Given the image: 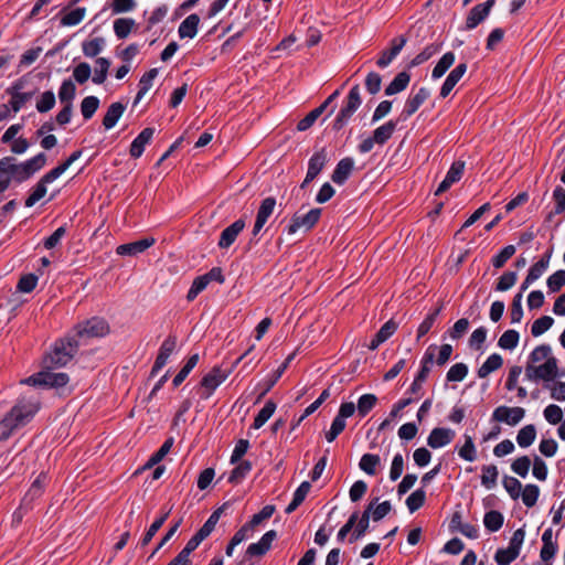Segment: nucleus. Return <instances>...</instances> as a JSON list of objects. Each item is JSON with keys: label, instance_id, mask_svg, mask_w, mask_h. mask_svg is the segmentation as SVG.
Wrapping results in <instances>:
<instances>
[{"label": "nucleus", "instance_id": "f257e3e1", "mask_svg": "<svg viewBox=\"0 0 565 565\" xmlns=\"http://www.w3.org/2000/svg\"><path fill=\"white\" fill-rule=\"evenodd\" d=\"M7 168L10 173L11 180L17 183H22L31 179L36 172H39L46 164V154L43 152L38 153L31 159H28L21 163H17L14 157H4Z\"/></svg>", "mask_w": 565, "mask_h": 565}, {"label": "nucleus", "instance_id": "f03ea898", "mask_svg": "<svg viewBox=\"0 0 565 565\" xmlns=\"http://www.w3.org/2000/svg\"><path fill=\"white\" fill-rule=\"evenodd\" d=\"M35 398H21L4 417L1 425L13 429L28 423L39 411Z\"/></svg>", "mask_w": 565, "mask_h": 565}, {"label": "nucleus", "instance_id": "7ed1b4c3", "mask_svg": "<svg viewBox=\"0 0 565 565\" xmlns=\"http://www.w3.org/2000/svg\"><path fill=\"white\" fill-rule=\"evenodd\" d=\"M79 343L75 338H66L55 342L44 362L47 367L65 366L76 354Z\"/></svg>", "mask_w": 565, "mask_h": 565}, {"label": "nucleus", "instance_id": "20e7f679", "mask_svg": "<svg viewBox=\"0 0 565 565\" xmlns=\"http://www.w3.org/2000/svg\"><path fill=\"white\" fill-rule=\"evenodd\" d=\"M524 375L531 382H551L559 376L558 361L552 355L550 359L537 365H525Z\"/></svg>", "mask_w": 565, "mask_h": 565}, {"label": "nucleus", "instance_id": "39448f33", "mask_svg": "<svg viewBox=\"0 0 565 565\" xmlns=\"http://www.w3.org/2000/svg\"><path fill=\"white\" fill-rule=\"evenodd\" d=\"M361 104V90L360 86L356 84L350 89L344 105L337 115L333 121V129L341 130L347 125L352 115L358 110Z\"/></svg>", "mask_w": 565, "mask_h": 565}, {"label": "nucleus", "instance_id": "423d86ee", "mask_svg": "<svg viewBox=\"0 0 565 565\" xmlns=\"http://www.w3.org/2000/svg\"><path fill=\"white\" fill-rule=\"evenodd\" d=\"M525 531L521 527L513 532L507 548H499L494 554L498 565H510L520 554L524 542Z\"/></svg>", "mask_w": 565, "mask_h": 565}, {"label": "nucleus", "instance_id": "0eeeda50", "mask_svg": "<svg viewBox=\"0 0 565 565\" xmlns=\"http://www.w3.org/2000/svg\"><path fill=\"white\" fill-rule=\"evenodd\" d=\"M76 337L79 339H90L104 337L109 332L107 321L99 317H93L75 328Z\"/></svg>", "mask_w": 565, "mask_h": 565}, {"label": "nucleus", "instance_id": "6e6552de", "mask_svg": "<svg viewBox=\"0 0 565 565\" xmlns=\"http://www.w3.org/2000/svg\"><path fill=\"white\" fill-rule=\"evenodd\" d=\"M321 209H311L306 214L295 213L290 220V224L287 227L288 234L292 235L299 230L309 231L311 230L319 221L321 216Z\"/></svg>", "mask_w": 565, "mask_h": 565}, {"label": "nucleus", "instance_id": "1a4fd4ad", "mask_svg": "<svg viewBox=\"0 0 565 565\" xmlns=\"http://www.w3.org/2000/svg\"><path fill=\"white\" fill-rule=\"evenodd\" d=\"M228 374L221 367L214 366L201 381V397L207 399L213 392L227 379Z\"/></svg>", "mask_w": 565, "mask_h": 565}, {"label": "nucleus", "instance_id": "9d476101", "mask_svg": "<svg viewBox=\"0 0 565 565\" xmlns=\"http://www.w3.org/2000/svg\"><path fill=\"white\" fill-rule=\"evenodd\" d=\"M524 415L525 409L522 407L499 406L492 413V420L515 426L524 418Z\"/></svg>", "mask_w": 565, "mask_h": 565}, {"label": "nucleus", "instance_id": "9b49d317", "mask_svg": "<svg viewBox=\"0 0 565 565\" xmlns=\"http://www.w3.org/2000/svg\"><path fill=\"white\" fill-rule=\"evenodd\" d=\"M58 177H56L53 171H49L45 173L32 188V192L25 199L24 205L26 207H32L36 202L43 199L47 192L46 185L55 181Z\"/></svg>", "mask_w": 565, "mask_h": 565}, {"label": "nucleus", "instance_id": "f8f14e48", "mask_svg": "<svg viewBox=\"0 0 565 565\" xmlns=\"http://www.w3.org/2000/svg\"><path fill=\"white\" fill-rule=\"evenodd\" d=\"M495 0H487L484 3L475 6L466 19V29L472 30L479 25L490 13Z\"/></svg>", "mask_w": 565, "mask_h": 565}, {"label": "nucleus", "instance_id": "ddd939ff", "mask_svg": "<svg viewBox=\"0 0 565 565\" xmlns=\"http://www.w3.org/2000/svg\"><path fill=\"white\" fill-rule=\"evenodd\" d=\"M430 90L426 87H420L414 95H411L404 105L401 116L403 119L409 118L418 108L429 98Z\"/></svg>", "mask_w": 565, "mask_h": 565}, {"label": "nucleus", "instance_id": "4468645a", "mask_svg": "<svg viewBox=\"0 0 565 565\" xmlns=\"http://www.w3.org/2000/svg\"><path fill=\"white\" fill-rule=\"evenodd\" d=\"M276 206V199L273 196H268L264 199L260 203V206L257 211L256 221L253 228V237H256L266 222L268 221L269 216L273 214Z\"/></svg>", "mask_w": 565, "mask_h": 565}, {"label": "nucleus", "instance_id": "2eb2a0df", "mask_svg": "<svg viewBox=\"0 0 565 565\" xmlns=\"http://www.w3.org/2000/svg\"><path fill=\"white\" fill-rule=\"evenodd\" d=\"M340 95V90H334L319 107L311 110L306 117H303L298 124L297 129L305 131L309 129L315 121L322 115L327 107Z\"/></svg>", "mask_w": 565, "mask_h": 565}, {"label": "nucleus", "instance_id": "dca6fc26", "mask_svg": "<svg viewBox=\"0 0 565 565\" xmlns=\"http://www.w3.org/2000/svg\"><path fill=\"white\" fill-rule=\"evenodd\" d=\"M456 436V433L450 428L436 427L427 437V445L433 449H438L449 445Z\"/></svg>", "mask_w": 565, "mask_h": 565}, {"label": "nucleus", "instance_id": "f3484780", "mask_svg": "<svg viewBox=\"0 0 565 565\" xmlns=\"http://www.w3.org/2000/svg\"><path fill=\"white\" fill-rule=\"evenodd\" d=\"M156 243L153 237H146L136 242L119 245L116 248L117 255L120 256H136L143 253Z\"/></svg>", "mask_w": 565, "mask_h": 565}, {"label": "nucleus", "instance_id": "a211bd4d", "mask_svg": "<svg viewBox=\"0 0 565 565\" xmlns=\"http://www.w3.org/2000/svg\"><path fill=\"white\" fill-rule=\"evenodd\" d=\"M406 38L405 36H398L394 38L391 41V49L385 50L381 53L380 57L376 61V65L380 68H385L388 66L392 61L399 54L404 45L406 44Z\"/></svg>", "mask_w": 565, "mask_h": 565}, {"label": "nucleus", "instance_id": "6ab92c4d", "mask_svg": "<svg viewBox=\"0 0 565 565\" xmlns=\"http://www.w3.org/2000/svg\"><path fill=\"white\" fill-rule=\"evenodd\" d=\"M465 170V162L462 161H455L450 169L448 170L445 179L440 182L438 185L435 195H439L444 192H446L454 183L458 182Z\"/></svg>", "mask_w": 565, "mask_h": 565}, {"label": "nucleus", "instance_id": "aec40b11", "mask_svg": "<svg viewBox=\"0 0 565 565\" xmlns=\"http://www.w3.org/2000/svg\"><path fill=\"white\" fill-rule=\"evenodd\" d=\"M467 63H459L446 77L444 84L440 87L439 96L446 98L449 96L457 83L462 78L467 72Z\"/></svg>", "mask_w": 565, "mask_h": 565}, {"label": "nucleus", "instance_id": "412c9836", "mask_svg": "<svg viewBox=\"0 0 565 565\" xmlns=\"http://www.w3.org/2000/svg\"><path fill=\"white\" fill-rule=\"evenodd\" d=\"M276 537L277 533L275 530L266 532L258 542L249 544L246 554L252 557L265 555L270 550L271 543Z\"/></svg>", "mask_w": 565, "mask_h": 565}, {"label": "nucleus", "instance_id": "4be33fe9", "mask_svg": "<svg viewBox=\"0 0 565 565\" xmlns=\"http://www.w3.org/2000/svg\"><path fill=\"white\" fill-rule=\"evenodd\" d=\"M78 0H73L70 6L64 8L61 11V20L60 23L62 26H74L79 24L86 15L85 8H75L71 9V7L76 3Z\"/></svg>", "mask_w": 565, "mask_h": 565}, {"label": "nucleus", "instance_id": "5701e85b", "mask_svg": "<svg viewBox=\"0 0 565 565\" xmlns=\"http://www.w3.org/2000/svg\"><path fill=\"white\" fill-rule=\"evenodd\" d=\"M245 222L239 218L232 223L230 226L224 228L221 233L218 247L228 248L237 238L238 234L244 230Z\"/></svg>", "mask_w": 565, "mask_h": 565}, {"label": "nucleus", "instance_id": "b1692460", "mask_svg": "<svg viewBox=\"0 0 565 565\" xmlns=\"http://www.w3.org/2000/svg\"><path fill=\"white\" fill-rule=\"evenodd\" d=\"M377 501H379L377 498H375L373 501H371L369 503V505L366 507V509L363 511L361 518L360 519L358 518V521L353 527L354 530L350 537L351 543L361 539L366 533V531L369 529L370 519H371L370 518L371 511L373 509V505L375 503H377Z\"/></svg>", "mask_w": 565, "mask_h": 565}, {"label": "nucleus", "instance_id": "393cba45", "mask_svg": "<svg viewBox=\"0 0 565 565\" xmlns=\"http://www.w3.org/2000/svg\"><path fill=\"white\" fill-rule=\"evenodd\" d=\"M354 168V160L350 157L341 159L335 169L333 170V173L331 175V179L337 184H343L352 173Z\"/></svg>", "mask_w": 565, "mask_h": 565}, {"label": "nucleus", "instance_id": "a878e982", "mask_svg": "<svg viewBox=\"0 0 565 565\" xmlns=\"http://www.w3.org/2000/svg\"><path fill=\"white\" fill-rule=\"evenodd\" d=\"M154 129L145 128L131 142L129 153L132 158H139L145 151V147L152 139Z\"/></svg>", "mask_w": 565, "mask_h": 565}, {"label": "nucleus", "instance_id": "bb28decb", "mask_svg": "<svg viewBox=\"0 0 565 565\" xmlns=\"http://www.w3.org/2000/svg\"><path fill=\"white\" fill-rule=\"evenodd\" d=\"M200 17L196 13L188 15L179 25L178 33L181 39H193L198 33Z\"/></svg>", "mask_w": 565, "mask_h": 565}, {"label": "nucleus", "instance_id": "cd10ccee", "mask_svg": "<svg viewBox=\"0 0 565 565\" xmlns=\"http://www.w3.org/2000/svg\"><path fill=\"white\" fill-rule=\"evenodd\" d=\"M328 161V153L324 148L315 152L308 162V171L310 179H316L322 171Z\"/></svg>", "mask_w": 565, "mask_h": 565}, {"label": "nucleus", "instance_id": "c85d7f7f", "mask_svg": "<svg viewBox=\"0 0 565 565\" xmlns=\"http://www.w3.org/2000/svg\"><path fill=\"white\" fill-rule=\"evenodd\" d=\"M125 109H126V106L122 103H119V102L113 103L108 107V109L103 118L104 128L106 130H109L113 127H115V125L117 124L119 118L122 116Z\"/></svg>", "mask_w": 565, "mask_h": 565}, {"label": "nucleus", "instance_id": "c756f323", "mask_svg": "<svg viewBox=\"0 0 565 565\" xmlns=\"http://www.w3.org/2000/svg\"><path fill=\"white\" fill-rule=\"evenodd\" d=\"M396 127H397V122L394 121V120H388L386 121L385 124H383L382 126L377 127L374 131H373V140L376 141V145H380V146H383L384 143H386L393 136V134L395 132L396 130Z\"/></svg>", "mask_w": 565, "mask_h": 565}, {"label": "nucleus", "instance_id": "7c9ffc66", "mask_svg": "<svg viewBox=\"0 0 565 565\" xmlns=\"http://www.w3.org/2000/svg\"><path fill=\"white\" fill-rule=\"evenodd\" d=\"M437 350V345L431 344L427 348L422 362H420V370L415 376L417 382H425L429 372H430V365L434 363L435 360V351Z\"/></svg>", "mask_w": 565, "mask_h": 565}, {"label": "nucleus", "instance_id": "2f4dec72", "mask_svg": "<svg viewBox=\"0 0 565 565\" xmlns=\"http://www.w3.org/2000/svg\"><path fill=\"white\" fill-rule=\"evenodd\" d=\"M411 82V75L406 71L399 72L386 86L385 95L392 96L406 89Z\"/></svg>", "mask_w": 565, "mask_h": 565}, {"label": "nucleus", "instance_id": "473e14b6", "mask_svg": "<svg viewBox=\"0 0 565 565\" xmlns=\"http://www.w3.org/2000/svg\"><path fill=\"white\" fill-rule=\"evenodd\" d=\"M503 365V359L498 353H492L484 363L478 369V376L480 379L487 377L490 373L499 370Z\"/></svg>", "mask_w": 565, "mask_h": 565}, {"label": "nucleus", "instance_id": "72a5a7b5", "mask_svg": "<svg viewBox=\"0 0 565 565\" xmlns=\"http://www.w3.org/2000/svg\"><path fill=\"white\" fill-rule=\"evenodd\" d=\"M455 60H456V56H455L454 52L445 53L439 58V61L437 62L435 67L433 68L431 77L434 79H438V78L443 77L445 75V73L454 65Z\"/></svg>", "mask_w": 565, "mask_h": 565}, {"label": "nucleus", "instance_id": "f704fd0d", "mask_svg": "<svg viewBox=\"0 0 565 565\" xmlns=\"http://www.w3.org/2000/svg\"><path fill=\"white\" fill-rule=\"evenodd\" d=\"M252 470V462L243 460L236 462V467L231 471L228 476V482L232 484L241 483Z\"/></svg>", "mask_w": 565, "mask_h": 565}, {"label": "nucleus", "instance_id": "c9c22d12", "mask_svg": "<svg viewBox=\"0 0 565 565\" xmlns=\"http://www.w3.org/2000/svg\"><path fill=\"white\" fill-rule=\"evenodd\" d=\"M381 465L379 455L364 454L359 462V468L369 476H375L377 467Z\"/></svg>", "mask_w": 565, "mask_h": 565}, {"label": "nucleus", "instance_id": "e433bc0d", "mask_svg": "<svg viewBox=\"0 0 565 565\" xmlns=\"http://www.w3.org/2000/svg\"><path fill=\"white\" fill-rule=\"evenodd\" d=\"M553 355L552 348L548 344L537 345L529 355L526 365H537Z\"/></svg>", "mask_w": 565, "mask_h": 565}, {"label": "nucleus", "instance_id": "4c0bfd02", "mask_svg": "<svg viewBox=\"0 0 565 565\" xmlns=\"http://www.w3.org/2000/svg\"><path fill=\"white\" fill-rule=\"evenodd\" d=\"M159 71L158 68H151L149 72L145 73L139 81V90L137 93L135 104L139 103L141 98L147 94V92L151 88L153 79L157 77Z\"/></svg>", "mask_w": 565, "mask_h": 565}, {"label": "nucleus", "instance_id": "58836bf2", "mask_svg": "<svg viewBox=\"0 0 565 565\" xmlns=\"http://www.w3.org/2000/svg\"><path fill=\"white\" fill-rule=\"evenodd\" d=\"M76 95V86L72 79H64L58 89V99L61 104L73 105Z\"/></svg>", "mask_w": 565, "mask_h": 565}, {"label": "nucleus", "instance_id": "ea45409f", "mask_svg": "<svg viewBox=\"0 0 565 565\" xmlns=\"http://www.w3.org/2000/svg\"><path fill=\"white\" fill-rule=\"evenodd\" d=\"M174 439L169 437L161 447L151 455L147 463L143 466V469H149L156 465H158L171 450L173 446Z\"/></svg>", "mask_w": 565, "mask_h": 565}, {"label": "nucleus", "instance_id": "a19ab883", "mask_svg": "<svg viewBox=\"0 0 565 565\" xmlns=\"http://www.w3.org/2000/svg\"><path fill=\"white\" fill-rule=\"evenodd\" d=\"M535 437H536L535 426L532 424H529L519 430V433L516 435V443L521 448H527L534 443Z\"/></svg>", "mask_w": 565, "mask_h": 565}, {"label": "nucleus", "instance_id": "79ce46f5", "mask_svg": "<svg viewBox=\"0 0 565 565\" xmlns=\"http://www.w3.org/2000/svg\"><path fill=\"white\" fill-rule=\"evenodd\" d=\"M440 44H429L427 45L420 53H418L414 58L408 63V67L413 68L422 65L426 61H428L431 56L440 51Z\"/></svg>", "mask_w": 565, "mask_h": 565}, {"label": "nucleus", "instance_id": "37998d69", "mask_svg": "<svg viewBox=\"0 0 565 565\" xmlns=\"http://www.w3.org/2000/svg\"><path fill=\"white\" fill-rule=\"evenodd\" d=\"M109 66V60L106 57H98L95 62L94 75L92 77L93 83L98 85L103 84L107 78Z\"/></svg>", "mask_w": 565, "mask_h": 565}, {"label": "nucleus", "instance_id": "c03bdc74", "mask_svg": "<svg viewBox=\"0 0 565 565\" xmlns=\"http://www.w3.org/2000/svg\"><path fill=\"white\" fill-rule=\"evenodd\" d=\"M481 470H482L481 484L488 490L493 489L497 486V480H498V476H499L497 466H494V465L483 466Z\"/></svg>", "mask_w": 565, "mask_h": 565}, {"label": "nucleus", "instance_id": "a18cd8bd", "mask_svg": "<svg viewBox=\"0 0 565 565\" xmlns=\"http://www.w3.org/2000/svg\"><path fill=\"white\" fill-rule=\"evenodd\" d=\"M135 26L131 18H119L114 21V32L118 39H126Z\"/></svg>", "mask_w": 565, "mask_h": 565}, {"label": "nucleus", "instance_id": "49530a36", "mask_svg": "<svg viewBox=\"0 0 565 565\" xmlns=\"http://www.w3.org/2000/svg\"><path fill=\"white\" fill-rule=\"evenodd\" d=\"M276 409V404L273 401H267L264 407L256 415L253 428L259 429L273 416Z\"/></svg>", "mask_w": 565, "mask_h": 565}, {"label": "nucleus", "instance_id": "de8ad7c7", "mask_svg": "<svg viewBox=\"0 0 565 565\" xmlns=\"http://www.w3.org/2000/svg\"><path fill=\"white\" fill-rule=\"evenodd\" d=\"M199 362V354H192L179 371V373L174 376L172 383L174 387H178L190 374V372L196 366Z\"/></svg>", "mask_w": 565, "mask_h": 565}, {"label": "nucleus", "instance_id": "09e8293b", "mask_svg": "<svg viewBox=\"0 0 565 565\" xmlns=\"http://www.w3.org/2000/svg\"><path fill=\"white\" fill-rule=\"evenodd\" d=\"M503 520L501 512L491 510L484 514L483 524L490 532H497L502 527Z\"/></svg>", "mask_w": 565, "mask_h": 565}, {"label": "nucleus", "instance_id": "8fccbe9b", "mask_svg": "<svg viewBox=\"0 0 565 565\" xmlns=\"http://www.w3.org/2000/svg\"><path fill=\"white\" fill-rule=\"evenodd\" d=\"M105 40L103 38H94L83 42V53L87 57L97 56L104 49Z\"/></svg>", "mask_w": 565, "mask_h": 565}, {"label": "nucleus", "instance_id": "3c124183", "mask_svg": "<svg viewBox=\"0 0 565 565\" xmlns=\"http://www.w3.org/2000/svg\"><path fill=\"white\" fill-rule=\"evenodd\" d=\"M520 334L516 330H507L500 337L498 345L503 350H513L518 347Z\"/></svg>", "mask_w": 565, "mask_h": 565}, {"label": "nucleus", "instance_id": "603ef678", "mask_svg": "<svg viewBox=\"0 0 565 565\" xmlns=\"http://www.w3.org/2000/svg\"><path fill=\"white\" fill-rule=\"evenodd\" d=\"M465 444L458 450V455L461 459L472 462L477 459V450L473 443V439L469 435H465Z\"/></svg>", "mask_w": 565, "mask_h": 565}, {"label": "nucleus", "instance_id": "864d4df0", "mask_svg": "<svg viewBox=\"0 0 565 565\" xmlns=\"http://www.w3.org/2000/svg\"><path fill=\"white\" fill-rule=\"evenodd\" d=\"M99 99L96 96H87L81 103V113L85 120L90 119L99 107Z\"/></svg>", "mask_w": 565, "mask_h": 565}, {"label": "nucleus", "instance_id": "5fc2aeb1", "mask_svg": "<svg viewBox=\"0 0 565 565\" xmlns=\"http://www.w3.org/2000/svg\"><path fill=\"white\" fill-rule=\"evenodd\" d=\"M443 309V305L438 306L436 309H434L430 313L427 315V317L424 319V321L419 324L417 330V340H419L422 337L427 334L431 327L434 326L438 315L440 313Z\"/></svg>", "mask_w": 565, "mask_h": 565}, {"label": "nucleus", "instance_id": "6e6d98bb", "mask_svg": "<svg viewBox=\"0 0 565 565\" xmlns=\"http://www.w3.org/2000/svg\"><path fill=\"white\" fill-rule=\"evenodd\" d=\"M377 397L374 394H364L360 396L356 405L358 413L361 417L366 416L376 405Z\"/></svg>", "mask_w": 565, "mask_h": 565}, {"label": "nucleus", "instance_id": "4d7b16f0", "mask_svg": "<svg viewBox=\"0 0 565 565\" xmlns=\"http://www.w3.org/2000/svg\"><path fill=\"white\" fill-rule=\"evenodd\" d=\"M426 500V492L423 489H417L406 499V505L411 513L420 509Z\"/></svg>", "mask_w": 565, "mask_h": 565}, {"label": "nucleus", "instance_id": "13d9d810", "mask_svg": "<svg viewBox=\"0 0 565 565\" xmlns=\"http://www.w3.org/2000/svg\"><path fill=\"white\" fill-rule=\"evenodd\" d=\"M56 99L52 90L42 93L36 102V110L41 114L50 111L55 106Z\"/></svg>", "mask_w": 565, "mask_h": 565}, {"label": "nucleus", "instance_id": "bf43d9fd", "mask_svg": "<svg viewBox=\"0 0 565 565\" xmlns=\"http://www.w3.org/2000/svg\"><path fill=\"white\" fill-rule=\"evenodd\" d=\"M45 386L49 387H63L68 383V375L66 373H53L44 371Z\"/></svg>", "mask_w": 565, "mask_h": 565}, {"label": "nucleus", "instance_id": "052dcab7", "mask_svg": "<svg viewBox=\"0 0 565 565\" xmlns=\"http://www.w3.org/2000/svg\"><path fill=\"white\" fill-rule=\"evenodd\" d=\"M539 495L540 488L536 484H526L521 492L522 501L527 508H532L536 504Z\"/></svg>", "mask_w": 565, "mask_h": 565}, {"label": "nucleus", "instance_id": "680f3d73", "mask_svg": "<svg viewBox=\"0 0 565 565\" xmlns=\"http://www.w3.org/2000/svg\"><path fill=\"white\" fill-rule=\"evenodd\" d=\"M136 0H110L108 7L113 14L127 13L136 8Z\"/></svg>", "mask_w": 565, "mask_h": 565}, {"label": "nucleus", "instance_id": "e2e57ef3", "mask_svg": "<svg viewBox=\"0 0 565 565\" xmlns=\"http://www.w3.org/2000/svg\"><path fill=\"white\" fill-rule=\"evenodd\" d=\"M503 487L513 500H516L522 492V483L514 477L505 476L502 480Z\"/></svg>", "mask_w": 565, "mask_h": 565}, {"label": "nucleus", "instance_id": "0e129e2a", "mask_svg": "<svg viewBox=\"0 0 565 565\" xmlns=\"http://www.w3.org/2000/svg\"><path fill=\"white\" fill-rule=\"evenodd\" d=\"M554 323V320L550 316H543L539 319H536L532 327H531V333L533 337H540L544 332H546Z\"/></svg>", "mask_w": 565, "mask_h": 565}, {"label": "nucleus", "instance_id": "69168bd1", "mask_svg": "<svg viewBox=\"0 0 565 565\" xmlns=\"http://www.w3.org/2000/svg\"><path fill=\"white\" fill-rule=\"evenodd\" d=\"M468 374V366L465 363L454 364L447 372L448 382H461Z\"/></svg>", "mask_w": 565, "mask_h": 565}, {"label": "nucleus", "instance_id": "338daca9", "mask_svg": "<svg viewBox=\"0 0 565 565\" xmlns=\"http://www.w3.org/2000/svg\"><path fill=\"white\" fill-rule=\"evenodd\" d=\"M530 467L531 459L529 456H521L516 458L511 465L512 471L521 478H525L527 476Z\"/></svg>", "mask_w": 565, "mask_h": 565}, {"label": "nucleus", "instance_id": "774afa93", "mask_svg": "<svg viewBox=\"0 0 565 565\" xmlns=\"http://www.w3.org/2000/svg\"><path fill=\"white\" fill-rule=\"evenodd\" d=\"M551 292H557L565 285V270H557L552 274L546 281Z\"/></svg>", "mask_w": 565, "mask_h": 565}]
</instances>
